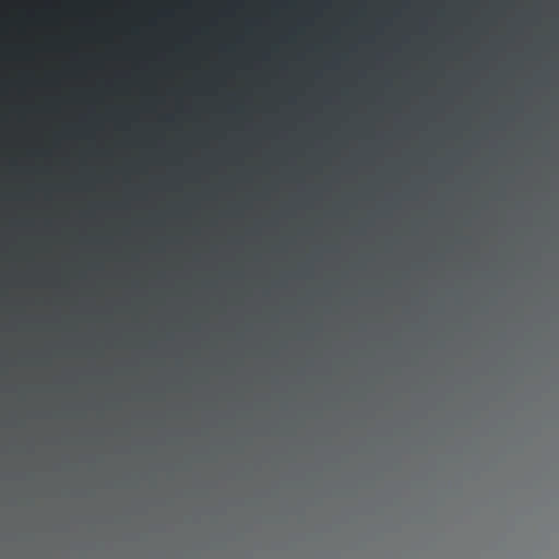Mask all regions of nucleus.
<instances>
[{"label": "nucleus", "instance_id": "1", "mask_svg": "<svg viewBox=\"0 0 559 559\" xmlns=\"http://www.w3.org/2000/svg\"><path fill=\"white\" fill-rule=\"evenodd\" d=\"M440 3H441V4H444L445 2H444V1H441Z\"/></svg>", "mask_w": 559, "mask_h": 559}]
</instances>
